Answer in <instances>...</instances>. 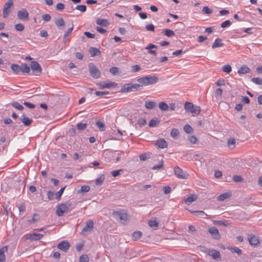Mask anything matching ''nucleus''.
<instances>
[{
	"label": "nucleus",
	"mask_w": 262,
	"mask_h": 262,
	"mask_svg": "<svg viewBox=\"0 0 262 262\" xmlns=\"http://www.w3.org/2000/svg\"><path fill=\"white\" fill-rule=\"evenodd\" d=\"M158 81V77L156 76H147L139 78L137 81L140 84L141 88L143 86H146L156 83Z\"/></svg>",
	"instance_id": "obj_1"
},
{
	"label": "nucleus",
	"mask_w": 262,
	"mask_h": 262,
	"mask_svg": "<svg viewBox=\"0 0 262 262\" xmlns=\"http://www.w3.org/2000/svg\"><path fill=\"white\" fill-rule=\"evenodd\" d=\"M141 89V85L138 83H126L124 84L120 90L121 93H129L137 91Z\"/></svg>",
	"instance_id": "obj_2"
},
{
	"label": "nucleus",
	"mask_w": 262,
	"mask_h": 262,
	"mask_svg": "<svg viewBox=\"0 0 262 262\" xmlns=\"http://www.w3.org/2000/svg\"><path fill=\"white\" fill-rule=\"evenodd\" d=\"M184 108L186 112L192 114V116L198 115L201 112V107L195 106L192 103L186 102L184 104Z\"/></svg>",
	"instance_id": "obj_3"
},
{
	"label": "nucleus",
	"mask_w": 262,
	"mask_h": 262,
	"mask_svg": "<svg viewBox=\"0 0 262 262\" xmlns=\"http://www.w3.org/2000/svg\"><path fill=\"white\" fill-rule=\"evenodd\" d=\"M71 206V204H60L57 207L56 214L58 216H62L64 213L68 212L70 211V207Z\"/></svg>",
	"instance_id": "obj_4"
},
{
	"label": "nucleus",
	"mask_w": 262,
	"mask_h": 262,
	"mask_svg": "<svg viewBox=\"0 0 262 262\" xmlns=\"http://www.w3.org/2000/svg\"><path fill=\"white\" fill-rule=\"evenodd\" d=\"M13 6V0H8V1L4 5L3 11V17L6 18L8 17L9 13L11 12V9Z\"/></svg>",
	"instance_id": "obj_5"
},
{
	"label": "nucleus",
	"mask_w": 262,
	"mask_h": 262,
	"mask_svg": "<svg viewBox=\"0 0 262 262\" xmlns=\"http://www.w3.org/2000/svg\"><path fill=\"white\" fill-rule=\"evenodd\" d=\"M97 85L98 86L99 89H104L105 88L110 89L116 88L118 85V84L115 82L103 81L97 83Z\"/></svg>",
	"instance_id": "obj_6"
},
{
	"label": "nucleus",
	"mask_w": 262,
	"mask_h": 262,
	"mask_svg": "<svg viewBox=\"0 0 262 262\" xmlns=\"http://www.w3.org/2000/svg\"><path fill=\"white\" fill-rule=\"evenodd\" d=\"M94 228V221L92 220H89L86 221V225L82 229L81 232L83 234H84L85 233H90L93 230Z\"/></svg>",
	"instance_id": "obj_7"
},
{
	"label": "nucleus",
	"mask_w": 262,
	"mask_h": 262,
	"mask_svg": "<svg viewBox=\"0 0 262 262\" xmlns=\"http://www.w3.org/2000/svg\"><path fill=\"white\" fill-rule=\"evenodd\" d=\"M89 68L91 75L93 78H98L100 77V73L97 67L93 63H89Z\"/></svg>",
	"instance_id": "obj_8"
},
{
	"label": "nucleus",
	"mask_w": 262,
	"mask_h": 262,
	"mask_svg": "<svg viewBox=\"0 0 262 262\" xmlns=\"http://www.w3.org/2000/svg\"><path fill=\"white\" fill-rule=\"evenodd\" d=\"M174 171L175 174L179 178L187 179L189 176L188 174L186 171H183L178 166L174 168Z\"/></svg>",
	"instance_id": "obj_9"
},
{
	"label": "nucleus",
	"mask_w": 262,
	"mask_h": 262,
	"mask_svg": "<svg viewBox=\"0 0 262 262\" xmlns=\"http://www.w3.org/2000/svg\"><path fill=\"white\" fill-rule=\"evenodd\" d=\"M30 67L35 75H37L38 74L41 73V68L37 61H32L30 63Z\"/></svg>",
	"instance_id": "obj_10"
},
{
	"label": "nucleus",
	"mask_w": 262,
	"mask_h": 262,
	"mask_svg": "<svg viewBox=\"0 0 262 262\" xmlns=\"http://www.w3.org/2000/svg\"><path fill=\"white\" fill-rule=\"evenodd\" d=\"M43 236V234H38L36 233H29L25 235V237L27 239L30 241H38Z\"/></svg>",
	"instance_id": "obj_11"
},
{
	"label": "nucleus",
	"mask_w": 262,
	"mask_h": 262,
	"mask_svg": "<svg viewBox=\"0 0 262 262\" xmlns=\"http://www.w3.org/2000/svg\"><path fill=\"white\" fill-rule=\"evenodd\" d=\"M18 18L21 20H28L29 18V13L25 9H21L17 12Z\"/></svg>",
	"instance_id": "obj_12"
},
{
	"label": "nucleus",
	"mask_w": 262,
	"mask_h": 262,
	"mask_svg": "<svg viewBox=\"0 0 262 262\" xmlns=\"http://www.w3.org/2000/svg\"><path fill=\"white\" fill-rule=\"evenodd\" d=\"M205 252L211 256L212 258L214 259H216L221 257L220 252L214 249H206Z\"/></svg>",
	"instance_id": "obj_13"
},
{
	"label": "nucleus",
	"mask_w": 262,
	"mask_h": 262,
	"mask_svg": "<svg viewBox=\"0 0 262 262\" xmlns=\"http://www.w3.org/2000/svg\"><path fill=\"white\" fill-rule=\"evenodd\" d=\"M70 246V244L67 241H63L59 243L57 247L59 249L64 252H67Z\"/></svg>",
	"instance_id": "obj_14"
},
{
	"label": "nucleus",
	"mask_w": 262,
	"mask_h": 262,
	"mask_svg": "<svg viewBox=\"0 0 262 262\" xmlns=\"http://www.w3.org/2000/svg\"><path fill=\"white\" fill-rule=\"evenodd\" d=\"M208 232L214 239H219L220 238L219 230L216 227H212L210 228L209 229Z\"/></svg>",
	"instance_id": "obj_15"
},
{
	"label": "nucleus",
	"mask_w": 262,
	"mask_h": 262,
	"mask_svg": "<svg viewBox=\"0 0 262 262\" xmlns=\"http://www.w3.org/2000/svg\"><path fill=\"white\" fill-rule=\"evenodd\" d=\"M248 241L250 245L256 247L259 244L258 238L252 234L248 235Z\"/></svg>",
	"instance_id": "obj_16"
},
{
	"label": "nucleus",
	"mask_w": 262,
	"mask_h": 262,
	"mask_svg": "<svg viewBox=\"0 0 262 262\" xmlns=\"http://www.w3.org/2000/svg\"><path fill=\"white\" fill-rule=\"evenodd\" d=\"M8 250V246H3L0 248V262H6V256L5 253Z\"/></svg>",
	"instance_id": "obj_17"
},
{
	"label": "nucleus",
	"mask_w": 262,
	"mask_h": 262,
	"mask_svg": "<svg viewBox=\"0 0 262 262\" xmlns=\"http://www.w3.org/2000/svg\"><path fill=\"white\" fill-rule=\"evenodd\" d=\"M114 216L118 218L121 221H125L127 219V214L118 211H115L113 213Z\"/></svg>",
	"instance_id": "obj_18"
},
{
	"label": "nucleus",
	"mask_w": 262,
	"mask_h": 262,
	"mask_svg": "<svg viewBox=\"0 0 262 262\" xmlns=\"http://www.w3.org/2000/svg\"><path fill=\"white\" fill-rule=\"evenodd\" d=\"M224 46V43L223 42L222 40L220 38H216L215 39L212 45V48L215 49L219 47H222Z\"/></svg>",
	"instance_id": "obj_19"
},
{
	"label": "nucleus",
	"mask_w": 262,
	"mask_h": 262,
	"mask_svg": "<svg viewBox=\"0 0 262 262\" xmlns=\"http://www.w3.org/2000/svg\"><path fill=\"white\" fill-rule=\"evenodd\" d=\"M156 145L161 148H164L167 147V143L164 139H160L157 141Z\"/></svg>",
	"instance_id": "obj_20"
},
{
	"label": "nucleus",
	"mask_w": 262,
	"mask_h": 262,
	"mask_svg": "<svg viewBox=\"0 0 262 262\" xmlns=\"http://www.w3.org/2000/svg\"><path fill=\"white\" fill-rule=\"evenodd\" d=\"M21 120L23 123H24V124L26 126L30 125L33 122V120L31 119H30L29 118L26 116L25 115L21 116Z\"/></svg>",
	"instance_id": "obj_21"
},
{
	"label": "nucleus",
	"mask_w": 262,
	"mask_h": 262,
	"mask_svg": "<svg viewBox=\"0 0 262 262\" xmlns=\"http://www.w3.org/2000/svg\"><path fill=\"white\" fill-rule=\"evenodd\" d=\"M157 48V46L154 44L150 43L146 47L145 49L149 50V53L152 55L156 56L157 53L155 50H151L152 49Z\"/></svg>",
	"instance_id": "obj_22"
},
{
	"label": "nucleus",
	"mask_w": 262,
	"mask_h": 262,
	"mask_svg": "<svg viewBox=\"0 0 262 262\" xmlns=\"http://www.w3.org/2000/svg\"><path fill=\"white\" fill-rule=\"evenodd\" d=\"M231 196V192H226V193H222V194H220V195H219L217 196V199L219 201H223L225 200V199L229 198Z\"/></svg>",
	"instance_id": "obj_23"
},
{
	"label": "nucleus",
	"mask_w": 262,
	"mask_h": 262,
	"mask_svg": "<svg viewBox=\"0 0 262 262\" xmlns=\"http://www.w3.org/2000/svg\"><path fill=\"white\" fill-rule=\"evenodd\" d=\"M250 71V68L247 66L244 65L242 66L238 71L239 74H244L249 73Z\"/></svg>",
	"instance_id": "obj_24"
},
{
	"label": "nucleus",
	"mask_w": 262,
	"mask_h": 262,
	"mask_svg": "<svg viewBox=\"0 0 262 262\" xmlns=\"http://www.w3.org/2000/svg\"><path fill=\"white\" fill-rule=\"evenodd\" d=\"M96 23L97 25L103 27H106L109 25V22L107 19L102 18H98L96 20Z\"/></svg>",
	"instance_id": "obj_25"
},
{
	"label": "nucleus",
	"mask_w": 262,
	"mask_h": 262,
	"mask_svg": "<svg viewBox=\"0 0 262 262\" xmlns=\"http://www.w3.org/2000/svg\"><path fill=\"white\" fill-rule=\"evenodd\" d=\"M89 52L92 57L99 55L101 53L99 49L93 47L90 49Z\"/></svg>",
	"instance_id": "obj_26"
},
{
	"label": "nucleus",
	"mask_w": 262,
	"mask_h": 262,
	"mask_svg": "<svg viewBox=\"0 0 262 262\" xmlns=\"http://www.w3.org/2000/svg\"><path fill=\"white\" fill-rule=\"evenodd\" d=\"M30 69L26 63H22L20 65V72L24 73H29Z\"/></svg>",
	"instance_id": "obj_27"
},
{
	"label": "nucleus",
	"mask_w": 262,
	"mask_h": 262,
	"mask_svg": "<svg viewBox=\"0 0 262 262\" xmlns=\"http://www.w3.org/2000/svg\"><path fill=\"white\" fill-rule=\"evenodd\" d=\"M156 106V103L152 101H146L145 106L147 109L151 110Z\"/></svg>",
	"instance_id": "obj_28"
},
{
	"label": "nucleus",
	"mask_w": 262,
	"mask_h": 262,
	"mask_svg": "<svg viewBox=\"0 0 262 262\" xmlns=\"http://www.w3.org/2000/svg\"><path fill=\"white\" fill-rule=\"evenodd\" d=\"M227 249L230 250L233 253H236L238 255L242 254V250L238 247H227Z\"/></svg>",
	"instance_id": "obj_29"
},
{
	"label": "nucleus",
	"mask_w": 262,
	"mask_h": 262,
	"mask_svg": "<svg viewBox=\"0 0 262 262\" xmlns=\"http://www.w3.org/2000/svg\"><path fill=\"white\" fill-rule=\"evenodd\" d=\"M74 28V25H72V27L68 29L63 35V39L65 41L69 40V38H68V36L72 33Z\"/></svg>",
	"instance_id": "obj_30"
},
{
	"label": "nucleus",
	"mask_w": 262,
	"mask_h": 262,
	"mask_svg": "<svg viewBox=\"0 0 262 262\" xmlns=\"http://www.w3.org/2000/svg\"><path fill=\"white\" fill-rule=\"evenodd\" d=\"M228 147L230 149H233L235 147V140L233 138H230L227 142Z\"/></svg>",
	"instance_id": "obj_31"
},
{
	"label": "nucleus",
	"mask_w": 262,
	"mask_h": 262,
	"mask_svg": "<svg viewBox=\"0 0 262 262\" xmlns=\"http://www.w3.org/2000/svg\"><path fill=\"white\" fill-rule=\"evenodd\" d=\"M197 199V196L195 195L192 194L188 196L185 200V203L189 205L193 201H195Z\"/></svg>",
	"instance_id": "obj_32"
},
{
	"label": "nucleus",
	"mask_w": 262,
	"mask_h": 262,
	"mask_svg": "<svg viewBox=\"0 0 262 262\" xmlns=\"http://www.w3.org/2000/svg\"><path fill=\"white\" fill-rule=\"evenodd\" d=\"M11 68L12 70L16 73H18L20 72V66L17 64H12L11 65Z\"/></svg>",
	"instance_id": "obj_33"
},
{
	"label": "nucleus",
	"mask_w": 262,
	"mask_h": 262,
	"mask_svg": "<svg viewBox=\"0 0 262 262\" xmlns=\"http://www.w3.org/2000/svg\"><path fill=\"white\" fill-rule=\"evenodd\" d=\"M55 24L57 27H60L61 26H63L65 23L62 18H59L55 20Z\"/></svg>",
	"instance_id": "obj_34"
},
{
	"label": "nucleus",
	"mask_w": 262,
	"mask_h": 262,
	"mask_svg": "<svg viewBox=\"0 0 262 262\" xmlns=\"http://www.w3.org/2000/svg\"><path fill=\"white\" fill-rule=\"evenodd\" d=\"M159 107L161 111H166L168 108V105L164 102H161L159 104Z\"/></svg>",
	"instance_id": "obj_35"
},
{
	"label": "nucleus",
	"mask_w": 262,
	"mask_h": 262,
	"mask_svg": "<svg viewBox=\"0 0 262 262\" xmlns=\"http://www.w3.org/2000/svg\"><path fill=\"white\" fill-rule=\"evenodd\" d=\"M105 177L104 175L100 176L99 178H98L95 181V184L96 185H101L103 181H104Z\"/></svg>",
	"instance_id": "obj_36"
},
{
	"label": "nucleus",
	"mask_w": 262,
	"mask_h": 262,
	"mask_svg": "<svg viewBox=\"0 0 262 262\" xmlns=\"http://www.w3.org/2000/svg\"><path fill=\"white\" fill-rule=\"evenodd\" d=\"M66 186H64L63 187L61 188L57 192L55 193L56 199L58 200L60 199V198L65 189Z\"/></svg>",
	"instance_id": "obj_37"
},
{
	"label": "nucleus",
	"mask_w": 262,
	"mask_h": 262,
	"mask_svg": "<svg viewBox=\"0 0 262 262\" xmlns=\"http://www.w3.org/2000/svg\"><path fill=\"white\" fill-rule=\"evenodd\" d=\"M142 235V233L141 231H135L133 234V238L135 241L139 239Z\"/></svg>",
	"instance_id": "obj_38"
},
{
	"label": "nucleus",
	"mask_w": 262,
	"mask_h": 262,
	"mask_svg": "<svg viewBox=\"0 0 262 262\" xmlns=\"http://www.w3.org/2000/svg\"><path fill=\"white\" fill-rule=\"evenodd\" d=\"M96 125L100 131L102 132L105 130V126L102 122L98 121L96 122Z\"/></svg>",
	"instance_id": "obj_39"
},
{
	"label": "nucleus",
	"mask_w": 262,
	"mask_h": 262,
	"mask_svg": "<svg viewBox=\"0 0 262 262\" xmlns=\"http://www.w3.org/2000/svg\"><path fill=\"white\" fill-rule=\"evenodd\" d=\"M222 69L223 71L227 73H229L232 70L231 67L229 64H226L223 66Z\"/></svg>",
	"instance_id": "obj_40"
},
{
	"label": "nucleus",
	"mask_w": 262,
	"mask_h": 262,
	"mask_svg": "<svg viewBox=\"0 0 262 262\" xmlns=\"http://www.w3.org/2000/svg\"><path fill=\"white\" fill-rule=\"evenodd\" d=\"M184 130L187 134H190L193 132V128L189 124H186L184 126Z\"/></svg>",
	"instance_id": "obj_41"
},
{
	"label": "nucleus",
	"mask_w": 262,
	"mask_h": 262,
	"mask_svg": "<svg viewBox=\"0 0 262 262\" xmlns=\"http://www.w3.org/2000/svg\"><path fill=\"white\" fill-rule=\"evenodd\" d=\"M148 225L151 228H157L159 224L155 220H149L148 222Z\"/></svg>",
	"instance_id": "obj_42"
},
{
	"label": "nucleus",
	"mask_w": 262,
	"mask_h": 262,
	"mask_svg": "<svg viewBox=\"0 0 262 262\" xmlns=\"http://www.w3.org/2000/svg\"><path fill=\"white\" fill-rule=\"evenodd\" d=\"M89 257L86 254H83L79 257V262H89Z\"/></svg>",
	"instance_id": "obj_43"
},
{
	"label": "nucleus",
	"mask_w": 262,
	"mask_h": 262,
	"mask_svg": "<svg viewBox=\"0 0 262 262\" xmlns=\"http://www.w3.org/2000/svg\"><path fill=\"white\" fill-rule=\"evenodd\" d=\"M39 219V215L37 213H34L33 215L32 218L31 220H28V223L30 224H32L33 223H35Z\"/></svg>",
	"instance_id": "obj_44"
},
{
	"label": "nucleus",
	"mask_w": 262,
	"mask_h": 262,
	"mask_svg": "<svg viewBox=\"0 0 262 262\" xmlns=\"http://www.w3.org/2000/svg\"><path fill=\"white\" fill-rule=\"evenodd\" d=\"M164 34L168 37H171L174 35V33L172 30L169 29H165L164 30Z\"/></svg>",
	"instance_id": "obj_45"
},
{
	"label": "nucleus",
	"mask_w": 262,
	"mask_h": 262,
	"mask_svg": "<svg viewBox=\"0 0 262 262\" xmlns=\"http://www.w3.org/2000/svg\"><path fill=\"white\" fill-rule=\"evenodd\" d=\"M252 81L254 83L262 85V79L258 77H254L252 79Z\"/></svg>",
	"instance_id": "obj_46"
},
{
	"label": "nucleus",
	"mask_w": 262,
	"mask_h": 262,
	"mask_svg": "<svg viewBox=\"0 0 262 262\" xmlns=\"http://www.w3.org/2000/svg\"><path fill=\"white\" fill-rule=\"evenodd\" d=\"M179 134V130L176 128H172L171 130L170 135L173 138H177Z\"/></svg>",
	"instance_id": "obj_47"
},
{
	"label": "nucleus",
	"mask_w": 262,
	"mask_h": 262,
	"mask_svg": "<svg viewBox=\"0 0 262 262\" xmlns=\"http://www.w3.org/2000/svg\"><path fill=\"white\" fill-rule=\"evenodd\" d=\"M202 11L205 13L207 14H210L212 13L213 11L212 9L209 8L207 6H205L203 8Z\"/></svg>",
	"instance_id": "obj_48"
},
{
	"label": "nucleus",
	"mask_w": 262,
	"mask_h": 262,
	"mask_svg": "<svg viewBox=\"0 0 262 262\" xmlns=\"http://www.w3.org/2000/svg\"><path fill=\"white\" fill-rule=\"evenodd\" d=\"M12 105L15 107V108L18 110H22L24 108V107L22 105L19 104L17 102H14L12 104Z\"/></svg>",
	"instance_id": "obj_49"
},
{
	"label": "nucleus",
	"mask_w": 262,
	"mask_h": 262,
	"mask_svg": "<svg viewBox=\"0 0 262 262\" xmlns=\"http://www.w3.org/2000/svg\"><path fill=\"white\" fill-rule=\"evenodd\" d=\"M123 173L122 169H119L117 170H113L111 171V174L114 177H116L120 175L121 173Z\"/></svg>",
	"instance_id": "obj_50"
},
{
	"label": "nucleus",
	"mask_w": 262,
	"mask_h": 262,
	"mask_svg": "<svg viewBox=\"0 0 262 262\" xmlns=\"http://www.w3.org/2000/svg\"><path fill=\"white\" fill-rule=\"evenodd\" d=\"M47 196H48L49 200H53L55 198H56L55 193H54L52 191H48L47 192Z\"/></svg>",
	"instance_id": "obj_51"
},
{
	"label": "nucleus",
	"mask_w": 262,
	"mask_h": 262,
	"mask_svg": "<svg viewBox=\"0 0 262 262\" xmlns=\"http://www.w3.org/2000/svg\"><path fill=\"white\" fill-rule=\"evenodd\" d=\"M86 126H87L86 123H83L82 122L78 123L77 124V128L78 129H80V130H83V129H85Z\"/></svg>",
	"instance_id": "obj_52"
},
{
	"label": "nucleus",
	"mask_w": 262,
	"mask_h": 262,
	"mask_svg": "<svg viewBox=\"0 0 262 262\" xmlns=\"http://www.w3.org/2000/svg\"><path fill=\"white\" fill-rule=\"evenodd\" d=\"M231 24V22L229 20H226L221 24V27L222 28H225L229 27Z\"/></svg>",
	"instance_id": "obj_53"
},
{
	"label": "nucleus",
	"mask_w": 262,
	"mask_h": 262,
	"mask_svg": "<svg viewBox=\"0 0 262 262\" xmlns=\"http://www.w3.org/2000/svg\"><path fill=\"white\" fill-rule=\"evenodd\" d=\"M76 9L82 12H84L86 10V7L85 5H77L76 7Z\"/></svg>",
	"instance_id": "obj_54"
},
{
	"label": "nucleus",
	"mask_w": 262,
	"mask_h": 262,
	"mask_svg": "<svg viewBox=\"0 0 262 262\" xmlns=\"http://www.w3.org/2000/svg\"><path fill=\"white\" fill-rule=\"evenodd\" d=\"M233 180L235 182H241L243 181V178L239 175H235L233 177Z\"/></svg>",
	"instance_id": "obj_55"
},
{
	"label": "nucleus",
	"mask_w": 262,
	"mask_h": 262,
	"mask_svg": "<svg viewBox=\"0 0 262 262\" xmlns=\"http://www.w3.org/2000/svg\"><path fill=\"white\" fill-rule=\"evenodd\" d=\"M15 29L18 31H23L24 30V26L21 24H17L15 25Z\"/></svg>",
	"instance_id": "obj_56"
},
{
	"label": "nucleus",
	"mask_w": 262,
	"mask_h": 262,
	"mask_svg": "<svg viewBox=\"0 0 262 262\" xmlns=\"http://www.w3.org/2000/svg\"><path fill=\"white\" fill-rule=\"evenodd\" d=\"M190 212L196 216H202L205 214L203 211H190Z\"/></svg>",
	"instance_id": "obj_57"
},
{
	"label": "nucleus",
	"mask_w": 262,
	"mask_h": 262,
	"mask_svg": "<svg viewBox=\"0 0 262 262\" xmlns=\"http://www.w3.org/2000/svg\"><path fill=\"white\" fill-rule=\"evenodd\" d=\"M90 190V187L89 186L84 185L81 187L80 191L81 192H87Z\"/></svg>",
	"instance_id": "obj_58"
},
{
	"label": "nucleus",
	"mask_w": 262,
	"mask_h": 262,
	"mask_svg": "<svg viewBox=\"0 0 262 262\" xmlns=\"http://www.w3.org/2000/svg\"><path fill=\"white\" fill-rule=\"evenodd\" d=\"M158 122L157 119H151L149 123V126L150 127H155L157 125Z\"/></svg>",
	"instance_id": "obj_59"
},
{
	"label": "nucleus",
	"mask_w": 262,
	"mask_h": 262,
	"mask_svg": "<svg viewBox=\"0 0 262 262\" xmlns=\"http://www.w3.org/2000/svg\"><path fill=\"white\" fill-rule=\"evenodd\" d=\"M64 5L62 3H58L56 5V9L58 11H62L64 9Z\"/></svg>",
	"instance_id": "obj_60"
},
{
	"label": "nucleus",
	"mask_w": 262,
	"mask_h": 262,
	"mask_svg": "<svg viewBox=\"0 0 262 262\" xmlns=\"http://www.w3.org/2000/svg\"><path fill=\"white\" fill-rule=\"evenodd\" d=\"M109 94V92L107 91H96L95 92V94L97 96H102L103 95H107Z\"/></svg>",
	"instance_id": "obj_61"
},
{
	"label": "nucleus",
	"mask_w": 262,
	"mask_h": 262,
	"mask_svg": "<svg viewBox=\"0 0 262 262\" xmlns=\"http://www.w3.org/2000/svg\"><path fill=\"white\" fill-rule=\"evenodd\" d=\"M140 159L142 161H145L149 158V156L147 154H143L140 156Z\"/></svg>",
	"instance_id": "obj_62"
},
{
	"label": "nucleus",
	"mask_w": 262,
	"mask_h": 262,
	"mask_svg": "<svg viewBox=\"0 0 262 262\" xmlns=\"http://www.w3.org/2000/svg\"><path fill=\"white\" fill-rule=\"evenodd\" d=\"M119 71V69L117 67H113L110 69V72L113 75L116 74Z\"/></svg>",
	"instance_id": "obj_63"
},
{
	"label": "nucleus",
	"mask_w": 262,
	"mask_h": 262,
	"mask_svg": "<svg viewBox=\"0 0 262 262\" xmlns=\"http://www.w3.org/2000/svg\"><path fill=\"white\" fill-rule=\"evenodd\" d=\"M146 121L144 118H140L138 120V124L140 126H143L146 124Z\"/></svg>",
	"instance_id": "obj_64"
}]
</instances>
